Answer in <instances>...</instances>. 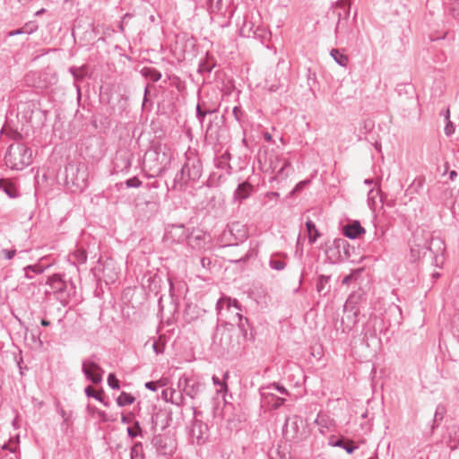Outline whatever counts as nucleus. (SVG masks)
<instances>
[{"instance_id":"nucleus-1","label":"nucleus","mask_w":459,"mask_h":459,"mask_svg":"<svg viewBox=\"0 0 459 459\" xmlns=\"http://www.w3.org/2000/svg\"><path fill=\"white\" fill-rule=\"evenodd\" d=\"M173 152L167 145L158 144L149 149L143 158L146 177L155 178L165 173L170 167Z\"/></svg>"},{"instance_id":"nucleus-2","label":"nucleus","mask_w":459,"mask_h":459,"mask_svg":"<svg viewBox=\"0 0 459 459\" xmlns=\"http://www.w3.org/2000/svg\"><path fill=\"white\" fill-rule=\"evenodd\" d=\"M7 167L22 170L32 162V151L23 143L11 144L4 155Z\"/></svg>"},{"instance_id":"nucleus-3","label":"nucleus","mask_w":459,"mask_h":459,"mask_svg":"<svg viewBox=\"0 0 459 459\" xmlns=\"http://www.w3.org/2000/svg\"><path fill=\"white\" fill-rule=\"evenodd\" d=\"M47 284L49 286V290H46V292L53 294L63 306L68 304L71 296L75 292L74 284L64 281L60 274L49 276Z\"/></svg>"},{"instance_id":"nucleus-4","label":"nucleus","mask_w":459,"mask_h":459,"mask_svg":"<svg viewBox=\"0 0 459 459\" xmlns=\"http://www.w3.org/2000/svg\"><path fill=\"white\" fill-rule=\"evenodd\" d=\"M65 184L74 186V191H82L87 187L89 172L84 163H68L65 168Z\"/></svg>"},{"instance_id":"nucleus-5","label":"nucleus","mask_w":459,"mask_h":459,"mask_svg":"<svg viewBox=\"0 0 459 459\" xmlns=\"http://www.w3.org/2000/svg\"><path fill=\"white\" fill-rule=\"evenodd\" d=\"M424 239L427 240V252H430L433 257V264L435 266H441L444 263V252L446 245L442 238L438 237H432L429 232L424 231Z\"/></svg>"},{"instance_id":"nucleus-6","label":"nucleus","mask_w":459,"mask_h":459,"mask_svg":"<svg viewBox=\"0 0 459 459\" xmlns=\"http://www.w3.org/2000/svg\"><path fill=\"white\" fill-rule=\"evenodd\" d=\"M186 173V178L191 181L198 180L203 173V164L197 153L189 151L186 153V161L182 167Z\"/></svg>"},{"instance_id":"nucleus-7","label":"nucleus","mask_w":459,"mask_h":459,"mask_svg":"<svg viewBox=\"0 0 459 459\" xmlns=\"http://www.w3.org/2000/svg\"><path fill=\"white\" fill-rule=\"evenodd\" d=\"M152 445L161 455H172L177 449L176 439L168 434L155 435L152 439Z\"/></svg>"},{"instance_id":"nucleus-8","label":"nucleus","mask_w":459,"mask_h":459,"mask_svg":"<svg viewBox=\"0 0 459 459\" xmlns=\"http://www.w3.org/2000/svg\"><path fill=\"white\" fill-rule=\"evenodd\" d=\"M93 358H95V355L91 356V359L82 360V372L87 380L94 385H98L102 382L104 370L92 359Z\"/></svg>"},{"instance_id":"nucleus-9","label":"nucleus","mask_w":459,"mask_h":459,"mask_svg":"<svg viewBox=\"0 0 459 459\" xmlns=\"http://www.w3.org/2000/svg\"><path fill=\"white\" fill-rule=\"evenodd\" d=\"M189 436L192 443L196 445L204 444L209 438V428L202 420L191 421Z\"/></svg>"},{"instance_id":"nucleus-10","label":"nucleus","mask_w":459,"mask_h":459,"mask_svg":"<svg viewBox=\"0 0 459 459\" xmlns=\"http://www.w3.org/2000/svg\"><path fill=\"white\" fill-rule=\"evenodd\" d=\"M426 254L427 240L424 239V230H417L413 234V242L411 245V255L413 261H416Z\"/></svg>"},{"instance_id":"nucleus-11","label":"nucleus","mask_w":459,"mask_h":459,"mask_svg":"<svg viewBox=\"0 0 459 459\" xmlns=\"http://www.w3.org/2000/svg\"><path fill=\"white\" fill-rule=\"evenodd\" d=\"M190 233L188 229L183 224H175L168 228L165 233V238L174 243H181L188 240Z\"/></svg>"},{"instance_id":"nucleus-12","label":"nucleus","mask_w":459,"mask_h":459,"mask_svg":"<svg viewBox=\"0 0 459 459\" xmlns=\"http://www.w3.org/2000/svg\"><path fill=\"white\" fill-rule=\"evenodd\" d=\"M281 162V167L276 173L274 178L276 179H285L292 170L291 164L290 160L286 159H280L278 156H271L270 157V168L274 170L277 168L278 163Z\"/></svg>"},{"instance_id":"nucleus-13","label":"nucleus","mask_w":459,"mask_h":459,"mask_svg":"<svg viewBox=\"0 0 459 459\" xmlns=\"http://www.w3.org/2000/svg\"><path fill=\"white\" fill-rule=\"evenodd\" d=\"M179 387H182V393L189 396L191 399H195L202 391V384L189 378H185L183 381L179 380Z\"/></svg>"},{"instance_id":"nucleus-14","label":"nucleus","mask_w":459,"mask_h":459,"mask_svg":"<svg viewBox=\"0 0 459 459\" xmlns=\"http://www.w3.org/2000/svg\"><path fill=\"white\" fill-rule=\"evenodd\" d=\"M300 419L298 416L288 417L282 428V432L287 438H296L299 433V421Z\"/></svg>"},{"instance_id":"nucleus-15","label":"nucleus","mask_w":459,"mask_h":459,"mask_svg":"<svg viewBox=\"0 0 459 459\" xmlns=\"http://www.w3.org/2000/svg\"><path fill=\"white\" fill-rule=\"evenodd\" d=\"M253 191L254 186L250 183L247 181L242 182L238 186V187L234 191L233 199L235 201L241 203L242 201L248 198L253 193Z\"/></svg>"},{"instance_id":"nucleus-16","label":"nucleus","mask_w":459,"mask_h":459,"mask_svg":"<svg viewBox=\"0 0 459 459\" xmlns=\"http://www.w3.org/2000/svg\"><path fill=\"white\" fill-rule=\"evenodd\" d=\"M343 234L346 238L355 239L359 235L365 233V229L360 225L358 221L347 223L342 228Z\"/></svg>"},{"instance_id":"nucleus-17","label":"nucleus","mask_w":459,"mask_h":459,"mask_svg":"<svg viewBox=\"0 0 459 459\" xmlns=\"http://www.w3.org/2000/svg\"><path fill=\"white\" fill-rule=\"evenodd\" d=\"M350 12L351 3L349 0H338L333 8V14L337 16L338 19L348 20Z\"/></svg>"},{"instance_id":"nucleus-18","label":"nucleus","mask_w":459,"mask_h":459,"mask_svg":"<svg viewBox=\"0 0 459 459\" xmlns=\"http://www.w3.org/2000/svg\"><path fill=\"white\" fill-rule=\"evenodd\" d=\"M329 445L331 446L343 448L349 455L353 454L358 448L352 440L346 439L344 437L335 438L334 437H331L329 439Z\"/></svg>"},{"instance_id":"nucleus-19","label":"nucleus","mask_w":459,"mask_h":459,"mask_svg":"<svg viewBox=\"0 0 459 459\" xmlns=\"http://www.w3.org/2000/svg\"><path fill=\"white\" fill-rule=\"evenodd\" d=\"M161 395L166 402H170L177 406H182L184 404L185 399L181 391L165 389L162 391Z\"/></svg>"},{"instance_id":"nucleus-20","label":"nucleus","mask_w":459,"mask_h":459,"mask_svg":"<svg viewBox=\"0 0 459 459\" xmlns=\"http://www.w3.org/2000/svg\"><path fill=\"white\" fill-rule=\"evenodd\" d=\"M187 242L194 249H203L206 243L205 234L199 230L196 233H190Z\"/></svg>"},{"instance_id":"nucleus-21","label":"nucleus","mask_w":459,"mask_h":459,"mask_svg":"<svg viewBox=\"0 0 459 459\" xmlns=\"http://www.w3.org/2000/svg\"><path fill=\"white\" fill-rule=\"evenodd\" d=\"M215 66L216 61L214 60L213 56L209 53H206L205 57L199 63L198 73L210 74Z\"/></svg>"},{"instance_id":"nucleus-22","label":"nucleus","mask_w":459,"mask_h":459,"mask_svg":"<svg viewBox=\"0 0 459 459\" xmlns=\"http://www.w3.org/2000/svg\"><path fill=\"white\" fill-rule=\"evenodd\" d=\"M69 72L72 74L74 79V86L76 88L78 96H81V88L78 84L79 82L82 81L86 76V70L83 66L76 67V66H71L69 68Z\"/></svg>"},{"instance_id":"nucleus-23","label":"nucleus","mask_w":459,"mask_h":459,"mask_svg":"<svg viewBox=\"0 0 459 459\" xmlns=\"http://www.w3.org/2000/svg\"><path fill=\"white\" fill-rule=\"evenodd\" d=\"M306 228L307 231L308 242L310 244L315 243L320 237V232L316 229V224L311 220H307L306 221Z\"/></svg>"},{"instance_id":"nucleus-24","label":"nucleus","mask_w":459,"mask_h":459,"mask_svg":"<svg viewBox=\"0 0 459 459\" xmlns=\"http://www.w3.org/2000/svg\"><path fill=\"white\" fill-rule=\"evenodd\" d=\"M190 180V178H186V173L182 168L174 178L172 189H182V187Z\"/></svg>"},{"instance_id":"nucleus-25","label":"nucleus","mask_w":459,"mask_h":459,"mask_svg":"<svg viewBox=\"0 0 459 459\" xmlns=\"http://www.w3.org/2000/svg\"><path fill=\"white\" fill-rule=\"evenodd\" d=\"M330 277L325 275H319L316 281V291L320 295H325L330 290V286L327 287Z\"/></svg>"},{"instance_id":"nucleus-26","label":"nucleus","mask_w":459,"mask_h":459,"mask_svg":"<svg viewBox=\"0 0 459 459\" xmlns=\"http://www.w3.org/2000/svg\"><path fill=\"white\" fill-rule=\"evenodd\" d=\"M333 246L338 250L339 255H341V253L343 252L347 258L350 257V244L346 239L336 238L333 241Z\"/></svg>"},{"instance_id":"nucleus-27","label":"nucleus","mask_w":459,"mask_h":459,"mask_svg":"<svg viewBox=\"0 0 459 459\" xmlns=\"http://www.w3.org/2000/svg\"><path fill=\"white\" fill-rule=\"evenodd\" d=\"M23 271L25 273V277L27 279H32L33 278V274H40V273H42L45 271V268L41 264H32V265L25 266L23 268Z\"/></svg>"},{"instance_id":"nucleus-28","label":"nucleus","mask_w":459,"mask_h":459,"mask_svg":"<svg viewBox=\"0 0 459 459\" xmlns=\"http://www.w3.org/2000/svg\"><path fill=\"white\" fill-rule=\"evenodd\" d=\"M331 56L341 66L346 67L349 62L348 56L340 52L337 48H333L330 52Z\"/></svg>"},{"instance_id":"nucleus-29","label":"nucleus","mask_w":459,"mask_h":459,"mask_svg":"<svg viewBox=\"0 0 459 459\" xmlns=\"http://www.w3.org/2000/svg\"><path fill=\"white\" fill-rule=\"evenodd\" d=\"M116 166L121 170L131 167V159L128 153H121L116 158Z\"/></svg>"},{"instance_id":"nucleus-30","label":"nucleus","mask_w":459,"mask_h":459,"mask_svg":"<svg viewBox=\"0 0 459 459\" xmlns=\"http://www.w3.org/2000/svg\"><path fill=\"white\" fill-rule=\"evenodd\" d=\"M131 459H144L143 446L142 442H135L131 448Z\"/></svg>"},{"instance_id":"nucleus-31","label":"nucleus","mask_w":459,"mask_h":459,"mask_svg":"<svg viewBox=\"0 0 459 459\" xmlns=\"http://www.w3.org/2000/svg\"><path fill=\"white\" fill-rule=\"evenodd\" d=\"M142 74L144 77L151 79L154 82H158L161 78L160 72L152 67H144L142 70Z\"/></svg>"},{"instance_id":"nucleus-32","label":"nucleus","mask_w":459,"mask_h":459,"mask_svg":"<svg viewBox=\"0 0 459 459\" xmlns=\"http://www.w3.org/2000/svg\"><path fill=\"white\" fill-rule=\"evenodd\" d=\"M135 398L131 394L122 392L117 398V403L118 406L122 407L132 404Z\"/></svg>"},{"instance_id":"nucleus-33","label":"nucleus","mask_w":459,"mask_h":459,"mask_svg":"<svg viewBox=\"0 0 459 459\" xmlns=\"http://www.w3.org/2000/svg\"><path fill=\"white\" fill-rule=\"evenodd\" d=\"M84 393H85V394L88 397H92V398L96 399L97 401L100 402L101 403H103L104 406H106V407L109 406V403L105 402V400L102 397L101 394L100 393H96L94 391V389L91 385H88V386L85 387Z\"/></svg>"},{"instance_id":"nucleus-34","label":"nucleus","mask_w":459,"mask_h":459,"mask_svg":"<svg viewBox=\"0 0 459 459\" xmlns=\"http://www.w3.org/2000/svg\"><path fill=\"white\" fill-rule=\"evenodd\" d=\"M210 13H220L223 9V0H206Z\"/></svg>"},{"instance_id":"nucleus-35","label":"nucleus","mask_w":459,"mask_h":459,"mask_svg":"<svg viewBox=\"0 0 459 459\" xmlns=\"http://www.w3.org/2000/svg\"><path fill=\"white\" fill-rule=\"evenodd\" d=\"M446 413V409L442 405H437L433 420L432 430L438 426V421L442 420Z\"/></svg>"},{"instance_id":"nucleus-36","label":"nucleus","mask_w":459,"mask_h":459,"mask_svg":"<svg viewBox=\"0 0 459 459\" xmlns=\"http://www.w3.org/2000/svg\"><path fill=\"white\" fill-rule=\"evenodd\" d=\"M126 432L128 437L131 438H134L136 437H143V430L138 421L134 422V427H128Z\"/></svg>"},{"instance_id":"nucleus-37","label":"nucleus","mask_w":459,"mask_h":459,"mask_svg":"<svg viewBox=\"0 0 459 459\" xmlns=\"http://www.w3.org/2000/svg\"><path fill=\"white\" fill-rule=\"evenodd\" d=\"M73 256L74 258V262H76L80 264H85L87 261V253L84 249H81V248L76 249L74 252Z\"/></svg>"},{"instance_id":"nucleus-38","label":"nucleus","mask_w":459,"mask_h":459,"mask_svg":"<svg viewBox=\"0 0 459 459\" xmlns=\"http://www.w3.org/2000/svg\"><path fill=\"white\" fill-rule=\"evenodd\" d=\"M224 305H226L228 308H230V306H233L238 310H240V307L238 305V302L236 299H234L233 303L231 304L230 299H221L218 300L216 307H217L218 310H221Z\"/></svg>"},{"instance_id":"nucleus-39","label":"nucleus","mask_w":459,"mask_h":459,"mask_svg":"<svg viewBox=\"0 0 459 459\" xmlns=\"http://www.w3.org/2000/svg\"><path fill=\"white\" fill-rule=\"evenodd\" d=\"M271 388H274L276 389L278 392H280L281 394H288V391L287 389L282 386V385H280L279 384H273V385L271 386H268V387H264V388H262L261 389V394L262 396H266V395H269L271 394L269 392H267V390L271 389Z\"/></svg>"},{"instance_id":"nucleus-40","label":"nucleus","mask_w":459,"mask_h":459,"mask_svg":"<svg viewBox=\"0 0 459 459\" xmlns=\"http://www.w3.org/2000/svg\"><path fill=\"white\" fill-rule=\"evenodd\" d=\"M269 265L273 270L281 271L285 268L286 264L282 260H279L274 257H271V259L269 261Z\"/></svg>"},{"instance_id":"nucleus-41","label":"nucleus","mask_w":459,"mask_h":459,"mask_svg":"<svg viewBox=\"0 0 459 459\" xmlns=\"http://www.w3.org/2000/svg\"><path fill=\"white\" fill-rule=\"evenodd\" d=\"M108 385L114 390L120 389L119 380L117 378L114 373H110L108 376Z\"/></svg>"},{"instance_id":"nucleus-42","label":"nucleus","mask_w":459,"mask_h":459,"mask_svg":"<svg viewBox=\"0 0 459 459\" xmlns=\"http://www.w3.org/2000/svg\"><path fill=\"white\" fill-rule=\"evenodd\" d=\"M360 299H361V294L359 292L351 293L347 299L345 307L356 305L359 301Z\"/></svg>"},{"instance_id":"nucleus-43","label":"nucleus","mask_w":459,"mask_h":459,"mask_svg":"<svg viewBox=\"0 0 459 459\" xmlns=\"http://www.w3.org/2000/svg\"><path fill=\"white\" fill-rule=\"evenodd\" d=\"M3 190L11 198H15L18 196V192H17L16 188L11 184L4 185L3 186Z\"/></svg>"},{"instance_id":"nucleus-44","label":"nucleus","mask_w":459,"mask_h":459,"mask_svg":"<svg viewBox=\"0 0 459 459\" xmlns=\"http://www.w3.org/2000/svg\"><path fill=\"white\" fill-rule=\"evenodd\" d=\"M347 23H348V20H344V19H338L337 23H336V26H335V29H334V33H335V35H336V36H337L340 32L344 31V30H345V29H346V27H347Z\"/></svg>"},{"instance_id":"nucleus-45","label":"nucleus","mask_w":459,"mask_h":459,"mask_svg":"<svg viewBox=\"0 0 459 459\" xmlns=\"http://www.w3.org/2000/svg\"><path fill=\"white\" fill-rule=\"evenodd\" d=\"M125 184L129 188L130 187L137 188L142 186V181L137 177H133L131 178L126 179Z\"/></svg>"},{"instance_id":"nucleus-46","label":"nucleus","mask_w":459,"mask_h":459,"mask_svg":"<svg viewBox=\"0 0 459 459\" xmlns=\"http://www.w3.org/2000/svg\"><path fill=\"white\" fill-rule=\"evenodd\" d=\"M203 105L204 104H197V106H196V117L201 124H203V122L206 117L204 114V108H203Z\"/></svg>"},{"instance_id":"nucleus-47","label":"nucleus","mask_w":459,"mask_h":459,"mask_svg":"<svg viewBox=\"0 0 459 459\" xmlns=\"http://www.w3.org/2000/svg\"><path fill=\"white\" fill-rule=\"evenodd\" d=\"M152 349H153V351L159 355V354H162L164 352V350H165V344L164 343H159L158 342H154L153 344H152Z\"/></svg>"},{"instance_id":"nucleus-48","label":"nucleus","mask_w":459,"mask_h":459,"mask_svg":"<svg viewBox=\"0 0 459 459\" xmlns=\"http://www.w3.org/2000/svg\"><path fill=\"white\" fill-rule=\"evenodd\" d=\"M309 183V180H304L300 181L296 185V186L293 188V190L290 192L291 195H295L299 192H300L307 184Z\"/></svg>"},{"instance_id":"nucleus-49","label":"nucleus","mask_w":459,"mask_h":459,"mask_svg":"<svg viewBox=\"0 0 459 459\" xmlns=\"http://www.w3.org/2000/svg\"><path fill=\"white\" fill-rule=\"evenodd\" d=\"M212 381H213V384H214L215 385H218V386H220V387H221V389H220V390H218V392H221L222 390H225V391L227 390V385H226V383L221 382V381L217 377L213 376V377H212Z\"/></svg>"},{"instance_id":"nucleus-50","label":"nucleus","mask_w":459,"mask_h":459,"mask_svg":"<svg viewBox=\"0 0 459 459\" xmlns=\"http://www.w3.org/2000/svg\"><path fill=\"white\" fill-rule=\"evenodd\" d=\"M450 14L455 18L459 20V2L455 4L450 8Z\"/></svg>"},{"instance_id":"nucleus-51","label":"nucleus","mask_w":459,"mask_h":459,"mask_svg":"<svg viewBox=\"0 0 459 459\" xmlns=\"http://www.w3.org/2000/svg\"><path fill=\"white\" fill-rule=\"evenodd\" d=\"M2 252L4 253V257L7 259V260H10L12 259L15 254H16V250L15 249H11V250H8V249H3Z\"/></svg>"},{"instance_id":"nucleus-52","label":"nucleus","mask_w":459,"mask_h":459,"mask_svg":"<svg viewBox=\"0 0 459 459\" xmlns=\"http://www.w3.org/2000/svg\"><path fill=\"white\" fill-rule=\"evenodd\" d=\"M57 411L59 412V414L63 418L64 422L67 423L70 415L63 408L59 407V405H57Z\"/></svg>"},{"instance_id":"nucleus-53","label":"nucleus","mask_w":459,"mask_h":459,"mask_svg":"<svg viewBox=\"0 0 459 459\" xmlns=\"http://www.w3.org/2000/svg\"><path fill=\"white\" fill-rule=\"evenodd\" d=\"M192 410H193V416H194L192 420H202L203 412L201 411L197 410L195 406H192Z\"/></svg>"},{"instance_id":"nucleus-54","label":"nucleus","mask_w":459,"mask_h":459,"mask_svg":"<svg viewBox=\"0 0 459 459\" xmlns=\"http://www.w3.org/2000/svg\"><path fill=\"white\" fill-rule=\"evenodd\" d=\"M454 132H455V126H454L453 123L449 121L448 124L445 127V134L447 136H449V135L453 134Z\"/></svg>"},{"instance_id":"nucleus-55","label":"nucleus","mask_w":459,"mask_h":459,"mask_svg":"<svg viewBox=\"0 0 459 459\" xmlns=\"http://www.w3.org/2000/svg\"><path fill=\"white\" fill-rule=\"evenodd\" d=\"M144 386L148 389V390H151V391H156L157 390V387H158V382H155V381H149V382H146Z\"/></svg>"},{"instance_id":"nucleus-56","label":"nucleus","mask_w":459,"mask_h":459,"mask_svg":"<svg viewBox=\"0 0 459 459\" xmlns=\"http://www.w3.org/2000/svg\"><path fill=\"white\" fill-rule=\"evenodd\" d=\"M232 113H233V116L234 117L236 118V120H238V122H240L241 120V115H242V111L241 109L238 108V107H235L232 110Z\"/></svg>"},{"instance_id":"nucleus-57","label":"nucleus","mask_w":459,"mask_h":459,"mask_svg":"<svg viewBox=\"0 0 459 459\" xmlns=\"http://www.w3.org/2000/svg\"><path fill=\"white\" fill-rule=\"evenodd\" d=\"M200 263L203 268H209V266L212 264V261L211 258L209 257H202Z\"/></svg>"},{"instance_id":"nucleus-58","label":"nucleus","mask_w":459,"mask_h":459,"mask_svg":"<svg viewBox=\"0 0 459 459\" xmlns=\"http://www.w3.org/2000/svg\"><path fill=\"white\" fill-rule=\"evenodd\" d=\"M453 213L459 214V196L456 197V199L454 202V204L452 206Z\"/></svg>"},{"instance_id":"nucleus-59","label":"nucleus","mask_w":459,"mask_h":459,"mask_svg":"<svg viewBox=\"0 0 459 459\" xmlns=\"http://www.w3.org/2000/svg\"><path fill=\"white\" fill-rule=\"evenodd\" d=\"M36 30H37V26L35 24H26V30H24L26 33H32Z\"/></svg>"},{"instance_id":"nucleus-60","label":"nucleus","mask_w":459,"mask_h":459,"mask_svg":"<svg viewBox=\"0 0 459 459\" xmlns=\"http://www.w3.org/2000/svg\"><path fill=\"white\" fill-rule=\"evenodd\" d=\"M98 413H99V416H100V418L101 421H103V422H107V421H109V420H110L108 418V415H107V413H106L105 411H99V412H98Z\"/></svg>"},{"instance_id":"nucleus-61","label":"nucleus","mask_w":459,"mask_h":459,"mask_svg":"<svg viewBox=\"0 0 459 459\" xmlns=\"http://www.w3.org/2000/svg\"><path fill=\"white\" fill-rule=\"evenodd\" d=\"M25 30L24 29H18V30H12L9 32V36H14V35H18V34H22V33H24Z\"/></svg>"},{"instance_id":"nucleus-62","label":"nucleus","mask_w":459,"mask_h":459,"mask_svg":"<svg viewBox=\"0 0 459 459\" xmlns=\"http://www.w3.org/2000/svg\"><path fill=\"white\" fill-rule=\"evenodd\" d=\"M353 279V275L352 274H348L346 275L343 280H342V283L343 284H349L350 281Z\"/></svg>"},{"instance_id":"nucleus-63","label":"nucleus","mask_w":459,"mask_h":459,"mask_svg":"<svg viewBox=\"0 0 459 459\" xmlns=\"http://www.w3.org/2000/svg\"><path fill=\"white\" fill-rule=\"evenodd\" d=\"M457 177V172L455 170H451L449 172V178L453 181Z\"/></svg>"},{"instance_id":"nucleus-64","label":"nucleus","mask_w":459,"mask_h":459,"mask_svg":"<svg viewBox=\"0 0 459 459\" xmlns=\"http://www.w3.org/2000/svg\"><path fill=\"white\" fill-rule=\"evenodd\" d=\"M121 421H122L123 423L128 424V423H130V419H129L127 416H124V415H123V416H122V419H121Z\"/></svg>"}]
</instances>
